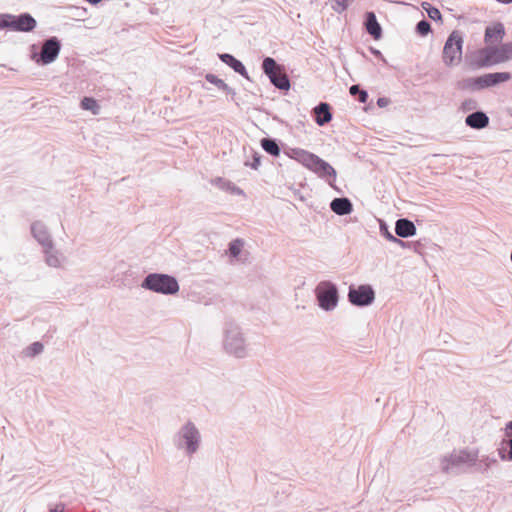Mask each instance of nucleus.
I'll return each instance as SVG.
<instances>
[{"mask_svg":"<svg viewBox=\"0 0 512 512\" xmlns=\"http://www.w3.org/2000/svg\"><path fill=\"white\" fill-rule=\"evenodd\" d=\"M61 50V43L56 37H50L44 41L41 52L33 53L31 58L37 64L48 65L54 62Z\"/></svg>","mask_w":512,"mask_h":512,"instance_id":"9","label":"nucleus"},{"mask_svg":"<svg viewBox=\"0 0 512 512\" xmlns=\"http://www.w3.org/2000/svg\"><path fill=\"white\" fill-rule=\"evenodd\" d=\"M426 12H427L429 18H431L432 20H440L441 19V13L435 7L428 5V9H426Z\"/></svg>","mask_w":512,"mask_h":512,"instance_id":"38","label":"nucleus"},{"mask_svg":"<svg viewBox=\"0 0 512 512\" xmlns=\"http://www.w3.org/2000/svg\"><path fill=\"white\" fill-rule=\"evenodd\" d=\"M416 31L420 35H426L430 31V24H429V22L426 21V20H422V21L418 22L417 25H416Z\"/></svg>","mask_w":512,"mask_h":512,"instance_id":"35","label":"nucleus"},{"mask_svg":"<svg viewBox=\"0 0 512 512\" xmlns=\"http://www.w3.org/2000/svg\"><path fill=\"white\" fill-rule=\"evenodd\" d=\"M380 232L382 233V235L390 242L392 243H395V244H398L399 246L401 247H405L406 246V243L395 237L394 234H391L386 226V224L384 222H381L380 223Z\"/></svg>","mask_w":512,"mask_h":512,"instance_id":"29","label":"nucleus"},{"mask_svg":"<svg viewBox=\"0 0 512 512\" xmlns=\"http://www.w3.org/2000/svg\"><path fill=\"white\" fill-rule=\"evenodd\" d=\"M264 73L269 77L271 83L280 90H288L290 81L283 72L282 67L271 57H266L262 63Z\"/></svg>","mask_w":512,"mask_h":512,"instance_id":"7","label":"nucleus"},{"mask_svg":"<svg viewBox=\"0 0 512 512\" xmlns=\"http://www.w3.org/2000/svg\"><path fill=\"white\" fill-rule=\"evenodd\" d=\"M510 115H511V117H512V109L510 110Z\"/></svg>","mask_w":512,"mask_h":512,"instance_id":"46","label":"nucleus"},{"mask_svg":"<svg viewBox=\"0 0 512 512\" xmlns=\"http://www.w3.org/2000/svg\"><path fill=\"white\" fill-rule=\"evenodd\" d=\"M465 123L473 129H483L488 126L489 118L484 112L476 111L466 117Z\"/></svg>","mask_w":512,"mask_h":512,"instance_id":"19","label":"nucleus"},{"mask_svg":"<svg viewBox=\"0 0 512 512\" xmlns=\"http://www.w3.org/2000/svg\"><path fill=\"white\" fill-rule=\"evenodd\" d=\"M12 15L2 14L0 15V29L11 28Z\"/></svg>","mask_w":512,"mask_h":512,"instance_id":"37","label":"nucleus"},{"mask_svg":"<svg viewBox=\"0 0 512 512\" xmlns=\"http://www.w3.org/2000/svg\"><path fill=\"white\" fill-rule=\"evenodd\" d=\"M145 290L163 295H174L179 291V283L174 276L162 273H150L141 283Z\"/></svg>","mask_w":512,"mask_h":512,"instance_id":"3","label":"nucleus"},{"mask_svg":"<svg viewBox=\"0 0 512 512\" xmlns=\"http://www.w3.org/2000/svg\"><path fill=\"white\" fill-rule=\"evenodd\" d=\"M261 163V155L258 152H253V161H245V166H249L254 170H257Z\"/></svg>","mask_w":512,"mask_h":512,"instance_id":"36","label":"nucleus"},{"mask_svg":"<svg viewBox=\"0 0 512 512\" xmlns=\"http://www.w3.org/2000/svg\"><path fill=\"white\" fill-rule=\"evenodd\" d=\"M330 209L337 215H348L353 211V205L348 198H335L330 203Z\"/></svg>","mask_w":512,"mask_h":512,"instance_id":"20","label":"nucleus"},{"mask_svg":"<svg viewBox=\"0 0 512 512\" xmlns=\"http://www.w3.org/2000/svg\"><path fill=\"white\" fill-rule=\"evenodd\" d=\"M172 443L177 451L192 457L201 449L202 434L193 421L187 420L174 433Z\"/></svg>","mask_w":512,"mask_h":512,"instance_id":"2","label":"nucleus"},{"mask_svg":"<svg viewBox=\"0 0 512 512\" xmlns=\"http://www.w3.org/2000/svg\"><path fill=\"white\" fill-rule=\"evenodd\" d=\"M497 1L500 2V3H503V4L512 3V0H497Z\"/></svg>","mask_w":512,"mask_h":512,"instance_id":"44","label":"nucleus"},{"mask_svg":"<svg viewBox=\"0 0 512 512\" xmlns=\"http://www.w3.org/2000/svg\"><path fill=\"white\" fill-rule=\"evenodd\" d=\"M220 60L230 66L236 73L248 78V73L243 63L228 53L219 54Z\"/></svg>","mask_w":512,"mask_h":512,"instance_id":"21","label":"nucleus"},{"mask_svg":"<svg viewBox=\"0 0 512 512\" xmlns=\"http://www.w3.org/2000/svg\"><path fill=\"white\" fill-rule=\"evenodd\" d=\"M80 105L83 110L90 111L93 115H98L100 113V106L92 97H84L81 100Z\"/></svg>","mask_w":512,"mask_h":512,"instance_id":"28","label":"nucleus"},{"mask_svg":"<svg viewBox=\"0 0 512 512\" xmlns=\"http://www.w3.org/2000/svg\"><path fill=\"white\" fill-rule=\"evenodd\" d=\"M286 155L301 163L304 167L312 170L318 156L301 148H289L286 150Z\"/></svg>","mask_w":512,"mask_h":512,"instance_id":"13","label":"nucleus"},{"mask_svg":"<svg viewBox=\"0 0 512 512\" xmlns=\"http://www.w3.org/2000/svg\"><path fill=\"white\" fill-rule=\"evenodd\" d=\"M349 93L352 96L359 95V102H361V103H366V101L368 99L367 92L365 90H361L359 85H352L349 88Z\"/></svg>","mask_w":512,"mask_h":512,"instance_id":"32","label":"nucleus"},{"mask_svg":"<svg viewBox=\"0 0 512 512\" xmlns=\"http://www.w3.org/2000/svg\"><path fill=\"white\" fill-rule=\"evenodd\" d=\"M314 114L316 115V123L319 126H323L331 121L332 114L330 112V106L327 103H320L314 108Z\"/></svg>","mask_w":512,"mask_h":512,"instance_id":"22","label":"nucleus"},{"mask_svg":"<svg viewBox=\"0 0 512 512\" xmlns=\"http://www.w3.org/2000/svg\"><path fill=\"white\" fill-rule=\"evenodd\" d=\"M478 77H472V78H467L465 80L462 81L461 83V87L463 89H469V90H481L480 87H478Z\"/></svg>","mask_w":512,"mask_h":512,"instance_id":"33","label":"nucleus"},{"mask_svg":"<svg viewBox=\"0 0 512 512\" xmlns=\"http://www.w3.org/2000/svg\"><path fill=\"white\" fill-rule=\"evenodd\" d=\"M218 183H219V186L221 189L229 192L232 195L245 196L244 191L240 187H238L234 183H232L231 181L218 179Z\"/></svg>","mask_w":512,"mask_h":512,"instance_id":"27","label":"nucleus"},{"mask_svg":"<svg viewBox=\"0 0 512 512\" xmlns=\"http://www.w3.org/2000/svg\"><path fill=\"white\" fill-rule=\"evenodd\" d=\"M221 347L227 356L237 360L249 358L253 354L243 327L234 321H227L224 324Z\"/></svg>","mask_w":512,"mask_h":512,"instance_id":"1","label":"nucleus"},{"mask_svg":"<svg viewBox=\"0 0 512 512\" xmlns=\"http://www.w3.org/2000/svg\"><path fill=\"white\" fill-rule=\"evenodd\" d=\"M365 26L367 32L375 39H379L381 37L382 29L373 12L366 13Z\"/></svg>","mask_w":512,"mask_h":512,"instance_id":"23","label":"nucleus"},{"mask_svg":"<svg viewBox=\"0 0 512 512\" xmlns=\"http://www.w3.org/2000/svg\"><path fill=\"white\" fill-rule=\"evenodd\" d=\"M314 292L318 306L322 310L330 312L336 309L339 302V294L336 284L327 280L321 281L317 284Z\"/></svg>","mask_w":512,"mask_h":512,"instance_id":"5","label":"nucleus"},{"mask_svg":"<svg viewBox=\"0 0 512 512\" xmlns=\"http://www.w3.org/2000/svg\"><path fill=\"white\" fill-rule=\"evenodd\" d=\"M86 1L89 2L90 4H93V5H96L99 2H101V0H86Z\"/></svg>","mask_w":512,"mask_h":512,"instance_id":"43","label":"nucleus"},{"mask_svg":"<svg viewBox=\"0 0 512 512\" xmlns=\"http://www.w3.org/2000/svg\"><path fill=\"white\" fill-rule=\"evenodd\" d=\"M45 264L54 269H63L67 264V257L55 247V244L42 249Z\"/></svg>","mask_w":512,"mask_h":512,"instance_id":"11","label":"nucleus"},{"mask_svg":"<svg viewBox=\"0 0 512 512\" xmlns=\"http://www.w3.org/2000/svg\"><path fill=\"white\" fill-rule=\"evenodd\" d=\"M492 51H493V49H492V48H487V49H485V50H484V52H485V53H487V58H489V54H490V52H492Z\"/></svg>","mask_w":512,"mask_h":512,"instance_id":"45","label":"nucleus"},{"mask_svg":"<svg viewBox=\"0 0 512 512\" xmlns=\"http://www.w3.org/2000/svg\"><path fill=\"white\" fill-rule=\"evenodd\" d=\"M510 431H512V421H510L506 424V436H508V437L511 436Z\"/></svg>","mask_w":512,"mask_h":512,"instance_id":"40","label":"nucleus"},{"mask_svg":"<svg viewBox=\"0 0 512 512\" xmlns=\"http://www.w3.org/2000/svg\"><path fill=\"white\" fill-rule=\"evenodd\" d=\"M205 79L215 85L218 89L226 92L227 94L231 96H235L236 92L234 89L229 87L222 79L218 78L216 75L208 73L205 75Z\"/></svg>","mask_w":512,"mask_h":512,"instance_id":"25","label":"nucleus"},{"mask_svg":"<svg viewBox=\"0 0 512 512\" xmlns=\"http://www.w3.org/2000/svg\"><path fill=\"white\" fill-rule=\"evenodd\" d=\"M244 239L236 238L229 243L226 254L231 264L245 263L248 260V252L245 250Z\"/></svg>","mask_w":512,"mask_h":512,"instance_id":"12","label":"nucleus"},{"mask_svg":"<svg viewBox=\"0 0 512 512\" xmlns=\"http://www.w3.org/2000/svg\"><path fill=\"white\" fill-rule=\"evenodd\" d=\"M498 52L500 53L498 60L512 59V42L503 44Z\"/></svg>","mask_w":512,"mask_h":512,"instance_id":"31","label":"nucleus"},{"mask_svg":"<svg viewBox=\"0 0 512 512\" xmlns=\"http://www.w3.org/2000/svg\"><path fill=\"white\" fill-rule=\"evenodd\" d=\"M261 147L265 152L272 156H279L280 154V148L275 140L270 138H263L261 140Z\"/></svg>","mask_w":512,"mask_h":512,"instance_id":"26","label":"nucleus"},{"mask_svg":"<svg viewBox=\"0 0 512 512\" xmlns=\"http://www.w3.org/2000/svg\"><path fill=\"white\" fill-rule=\"evenodd\" d=\"M478 459V449H458L443 456L440 460V468L443 472H450L463 466H474Z\"/></svg>","mask_w":512,"mask_h":512,"instance_id":"4","label":"nucleus"},{"mask_svg":"<svg viewBox=\"0 0 512 512\" xmlns=\"http://www.w3.org/2000/svg\"><path fill=\"white\" fill-rule=\"evenodd\" d=\"M30 233L42 249L54 244L47 225L41 220H35L30 225Z\"/></svg>","mask_w":512,"mask_h":512,"instance_id":"10","label":"nucleus"},{"mask_svg":"<svg viewBox=\"0 0 512 512\" xmlns=\"http://www.w3.org/2000/svg\"><path fill=\"white\" fill-rule=\"evenodd\" d=\"M311 171L317 174L320 178H331L333 181H335L337 176L335 169L319 156Z\"/></svg>","mask_w":512,"mask_h":512,"instance_id":"17","label":"nucleus"},{"mask_svg":"<svg viewBox=\"0 0 512 512\" xmlns=\"http://www.w3.org/2000/svg\"><path fill=\"white\" fill-rule=\"evenodd\" d=\"M36 27V20L28 13L19 16L12 15L11 29L20 32H30Z\"/></svg>","mask_w":512,"mask_h":512,"instance_id":"15","label":"nucleus"},{"mask_svg":"<svg viewBox=\"0 0 512 512\" xmlns=\"http://www.w3.org/2000/svg\"><path fill=\"white\" fill-rule=\"evenodd\" d=\"M335 1V5H334V10L337 12V13H342L343 11H345L347 9V7L349 6V4L353 1V0H334Z\"/></svg>","mask_w":512,"mask_h":512,"instance_id":"34","label":"nucleus"},{"mask_svg":"<svg viewBox=\"0 0 512 512\" xmlns=\"http://www.w3.org/2000/svg\"><path fill=\"white\" fill-rule=\"evenodd\" d=\"M416 227L414 223L408 219L401 218L395 223V233L398 237L408 238L416 234Z\"/></svg>","mask_w":512,"mask_h":512,"instance_id":"18","label":"nucleus"},{"mask_svg":"<svg viewBox=\"0 0 512 512\" xmlns=\"http://www.w3.org/2000/svg\"><path fill=\"white\" fill-rule=\"evenodd\" d=\"M508 446H509L508 454L506 455V454H504V453L500 452V453H499V455H500V458H501L502 460L512 461V439H510V440L508 441Z\"/></svg>","mask_w":512,"mask_h":512,"instance_id":"39","label":"nucleus"},{"mask_svg":"<svg viewBox=\"0 0 512 512\" xmlns=\"http://www.w3.org/2000/svg\"><path fill=\"white\" fill-rule=\"evenodd\" d=\"M505 35L504 25L500 22L488 26L485 30V42L488 44L500 43Z\"/></svg>","mask_w":512,"mask_h":512,"instance_id":"16","label":"nucleus"},{"mask_svg":"<svg viewBox=\"0 0 512 512\" xmlns=\"http://www.w3.org/2000/svg\"><path fill=\"white\" fill-rule=\"evenodd\" d=\"M463 38L458 31H453L445 42L443 48V62L453 66L460 62L462 57Z\"/></svg>","mask_w":512,"mask_h":512,"instance_id":"6","label":"nucleus"},{"mask_svg":"<svg viewBox=\"0 0 512 512\" xmlns=\"http://www.w3.org/2000/svg\"><path fill=\"white\" fill-rule=\"evenodd\" d=\"M44 350V346L41 342H34L32 344H30L29 346H27L23 353L26 357H35L39 354H41Z\"/></svg>","mask_w":512,"mask_h":512,"instance_id":"30","label":"nucleus"},{"mask_svg":"<svg viewBox=\"0 0 512 512\" xmlns=\"http://www.w3.org/2000/svg\"><path fill=\"white\" fill-rule=\"evenodd\" d=\"M50 512H63V507L56 506L55 508H52Z\"/></svg>","mask_w":512,"mask_h":512,"instance_id":"42","label":"nucleus"},{"mask_svg":"<svg viewBox=\"0 0 512 512\" xmlns=\"http://www.w3.org/2000/svg\"><path fill=\"white\" fill-rule=\"evenodd\" d=\"M511 78V74L508 72H495L487 73L478 77V87L485 89L488 87L495 86L499 83L508 81Z\"/></svg>","mask_w":512,"mask_h":512,"instance_id":"14","label":"nucleus"},{"mask_svg":"<svg viewBox=\"0 0 512 512\" xmlns=\"http://www.w3.org/2000/svg\"><path fill=\"white\" fill-rule=\"evenodd\" d=\"M377 104L380 106V107H383L386 105V99L384 98H379L378 101H377Z\"/></svg>","mask_w":512,"mask_h":512,"instance_id":"41","label":"nucleus"},{"mask_svg":"<svg viewBox=\"0 0 512 512\" xmlns=\"http://www.w3.org/2000/svg\"><path fill=\"white\" fill-rule=\"evenodd\" d=\"M348 301L357 307H366L375 301V291L369 284L350 286L348 290Z\"/></svg>","mask_w":512,"mask_h":512,"instance_id":"8","label":"nucleus"},{"mask_svg":"<svg viewBox=\"0 0 512 512\" xmlns=\"http://www.w3.org/2000/svg\"><path fill=\"white\" fill-rule=\"evenodd\" d=\"M497 464V460L493 455H479L476 461V469L481 472H487L492 466Z\"/></svg>","mask_w":512,"mask_h":512,"instance_id":"24","label":"nucleus"}]
</instances>
